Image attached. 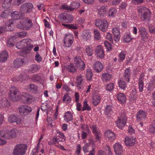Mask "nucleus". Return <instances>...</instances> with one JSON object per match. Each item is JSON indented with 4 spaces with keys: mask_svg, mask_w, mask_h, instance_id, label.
Wrapping results in <instances>:
<instances>
[{
    "mask_svg": "<svg viewBox=\"0 0 155 155\" xmlns=\"http://www.w3.org/2000/svg\"><path fill=\"white\" fill-rule=\"evenodd\" d=\"M33 25L31 20L25 18L21 19L19 23L17 25V26L18 28L22 29L23 30H28Z\"/></svg>",
    "mask_w": 155,
    "mask_h": 155,
    "instance_id": "1",
    "label": "nucleus"
},
{
    "mask_svg": "<svg viewBox=\"0 0 155 155\" xmlns=\"http://www.w3.org/2000/svg\"><path fill=\"white\" fill-rule=\"evenodd\" d=\"M10 97L13 101H17L22 97V95L18 89L15 87H12L10 89Z\"/></svg>",
    "mask_w": 155,
    "mask_h": 155,
    "instance_id": "2",
    "label": "nucleus"
},
{
    "mask_svg": "<svg viewBox=\"0 0 155 155\" xmlns=\"http://www.w3.org/2000/svg\"><path fill=\"white\" fill-rule=\"evenodd\" d=\"M27 148L24 144H18L15 147L12 153L13 155H24Z\"/></svg>",
    "mask_w": 155,
    "mask_h": 155,
    "instance_id": "3",
    "label": "nucleus"
},
{
    "mask_svg": "<svg viewBox=\"0 0 155 155\" xmlns=\"http://www.w3.org/2000/svg\"><path fill=\"white\" fill-rule=\"evenodd\" d=\"M141 13L140 19L142 21H148L150 19V13L149 10L145 7H141L139 10Z\"/></svg>",
    "mask_w": 155,
    "mask_h": 155,
    "instance_id": "4",
    "label": "nucleus"
},
{
    "mask_svg": "<svg viewBox=\"0 0 155 155\" xmlns=\"http://www.w3.org/2000/svg\"><path fill=\"white\" fill-rule=\"evenodd\" d=\"M95 24L96 26L103 32L106 31L108 25V22L105 19H97Z\"/></svg>",
    "mask_w": 155,
    "mask_h": 155,
    "instance_id": "5",
    "label": "nucleus"
},
{
    "mask_svg": "<svg viewBox=\"0 0 155 155\" xmlns=\"http://www.w3.org/2000/svg\"><path fill=\"white\" fill-rule=\"evenodd\" d=\"M33 5L31 3H25L20 7V10L22 13H28L31 12L33 8Z\"/></svg>",
    "mask_w": 155,
    "mask_h": 155,
    "instance_id": "6",
    "label": "nucleus"
},
{
    "mask_svg": "<svg viewBox=\"0 0 155 155\" xmlns=\"http://www.w3.org/2000/svg\"><path fill=\"white\" fill-rule=\"evenodd\" d=\"M117 120V127L120 129H122L126 123V118L124 114H122L120 117H118Z\"/></svg>",
    "mask_w": 155,
    "mask_h": 155,
    "instance_id": "7",
    "label": "nucleus"
},
{
    "mask_svg": "<svg viewBox=\"0 0 155 155\" xmlns=\"http://www.w3.org/2000/svg\"><path fill=\"white\" fill-rule=\"evenodd\" d=\"M73 36L71 34H66L64 38V46L67 47H69L73 43Z\"/></svg>",
    "mask_w": 155,
    "mask_h": 155,
    "instance_id": "8",
    "label": "nucleus"
},
{
    "mask_svg": "<svg viewBox=\"0 0 155 155\" xmlns=\"http://www.w3.org/2000/svg\"><path fill=\"white\" fill-rule=\"evenodd\" d=\"M147 113L143 110H140L137 113V120L138 121H144L147 117Z\"/></svg>",
    "mask_w": 155,
    "mask_h": 155,
    "instance_id": "9",
    "label": "nucleus"
},
{
    "mask_svg": "<svg viewBox=\"0 0 155 155\" xmlns=\"http://www.w3.org/2000/svg\"><path fill=\"white\" fill-rule=\"evenodd\" d=\"M74 61L75 64L79 69L82 70L84 68L85 64L79 56L76 57Z\"/></svg>",
    "mask_w": 155,
    "mask_h": 155,
    "instance_id": "10",
    "label": "nucleus"
},
{
    "mask_svg": "<svg viewBox=\"0 0 155 155\" xmlns=\"http://www.w3.org/2000/svg\"><path fill=\"white\" fill-rule=\"evenodd\" d=\"M24 63L25 59L24 58H17L14 60L12 66L14 68H19L22 66Z\"/></svg>",
    "mask_w": 155,
    "mask_h": 155,
    "instance_id": "11",
    "label": "nucleus"
},
{
    "mask_svg": "<svg viewBox=\"0 0 155 155\" xmlns=\"http://www.w3.org/2000/svg\"><path fill=\"white\" fill-rule=\"evenodd\" d=\"M8 120L11 123L16 122L18 124H20L21 122V118L15 115H10L8 117Z\"/></svg>",
    "mask_w": 155,
    "mask_h": 155,
    "instance_id": "12",
    "label": "nucleus"
},
{
    "mask_svg": "<svg viewBox=\"0 0 155 155\" xmlns=\"http://www.w3.org/2000/svg\"><path fill=\"white\" fill-rule=\"evenodd\" d=\"M138 29L139 31L140 32L141 39L143 41H145L147 39L148 37L146 29L142 26L138 28Z\"/></svg>",
    "mask_w": 155,
    "mask_h": 155,
    "instance_id": "13",
    "label": "nucleus"
},
{
    "mask_svg": "<svg viewBox=\"0 0 155 155\" xmlns=\"http://www.w3.org/2000/svg\"><path fill=\"white\" fill-rule=\"evenodd\" d=\"M105 136L106 138H107L111 142L115 138V135L111 130H107L104 133Z\"/></svg>",
    "mask_w": 155,
    "mask_h": 155,
    "instance_id": "14",
    "label": "nucleus"
},
{
    "mask_svg": "<svg viewBox=\"0 0 155 155\" xmlns=\"http://www.w3.org/2000/svg\"><path fill=\"white\" fill-rule=\"evenodd\" d=\"M136 139L132 136H127L125 138V143L127 146L134 145Z\"/></svg>",
    "mask_w": 155,
    "mask_h": 155,
    "instance_id": "15",
    "label": "nucleus"
},
{
    "mask_svg": "<svg viewBox=\"0 0 155 155\" xmlns=\"http://www.w3.org/2000/svg\"><path fill=\"white\" fill-rule=\"evenodd\" d=\"M95 54L99 58H102L104 57V51L102 47L100 45L98 46L96 49Z\"/></svg>",
    "mask_w": 155,
    "mask_h": 155,
    "instance_id": "16",
    "label": "nucleus"
},
{
    "mask_svg": "<svg viewBox=\"0 0 155 155\" xmlns=\"http://www.w3.org/2000/svg\"><path fill=\"white\" fill-rule=\"evenodd\" d=\"M19 110L20 113H29L31 111V108L26 105H21L19 107Z\"/></svg>",
    "mask_w": 155,
    "mask_h": 155,
    "instance_id": "17",
    "label": "nucleus"
},
{
    "mask_svg": "<svg viewBox=\"0 0 155 155\" xmlns=\"http://www.w3.org/2000/svg\"><path fill=\"white\" fill-rule=\"evenodd\" d=\"M94 69L97 72H101L103 69V66L100 61L96 62L93 65Z\"/></svg>",
    "mask_w": 155,
    "mask_h": 155,
    "instance_id": "18",
    "label": "nucleus"
},
{
    "mask_svg": "<svg viewBox=\"0 0 155 155\" xmlns=\"http://www.w3.org/2000/svg\"><path fill=\"white\" fill-rule=\"evenodd\" d=\"M8 57V52L6 51H4L0 54V62H4L6 61Z\"/></svg>",
    "mask_w": 155,
    "mask_h": 155,
    "instance_id": "19",
    "label": "nucleus"
},
{
    "mask_svg": "<svg viewBox=\"0 0 155 155\" xmlns=\"http://www.w3.org/2000/svg\"><path fill=\"white\" fill-rule=\"evenodd\" d=\"M81 36L84 41H87L90 39L91 35L89 31L86 30L83 31Z\"/></svg>",
    "mask_w": 155,
    "mask_h": 155,
    "instance_id": "20",
    "label": "nucleus"
},
{
    "mask_svg": "<svg viewBox=\"0 0 155 155\" xmlns=\"http://www.w3.org/2000/svg\"><path fill=\"white\" fill-rule=\"evenodd\" d=\"M112 78V76L108 73H104L102 75L101 79L104 82L108 81Z\"/></svg>",
    "mask_w": 155,
    "mask_h": 155,
    "instance_id": "21",
    "label": "nucleus"
},
{
    "mask_svg": "<svg viewBox=\"0 0 155 155\" xmlns=\"http://www.w3.org/2000/svg\"><path fill=\"white\" fill-rule=\"evenodd\" d=\"M117 98L118 99V102L121 104H124L126 102V96L123 93L118 94Z\"/></svg>",
    "mask_w": 155,
    "mask_h": 155,
    "instance_id": "22",
    "label": "nucleus"
},
{
    "mask_svg": "<svg viewBox=\"0 0 155 155\" xmlns=\"http://www.w3.org/2000/svg\"><path fill=\"white\" fill-rule=\"evenodd\" d=\"M28 42V40L27 39H23L19 42L18 43L16 44V47L19 49H21L23 48H24L25 46H26L25 44L27 45V43Z\"/></svg>",
    "mask_w": 155,
    "mask_h": 155,
    "instance_id": "23",
    "label": "nucleus"
},
{
    "mask_svg": "<svg viewBox=\"0 0 155 155\" xmlns=\"http://www.w3.org/2000/svg\"><path fill=\"white\" fill-rule=\"evenodd\" d=\"M16 38L15 36H12L9 38L7 42V45L8 47H12L14 46L15 43L14 40Z\"/></svg>",
    "mask_w": 155,
    "mask_h": 155,
    "instance_id": "24",
    "label": "nucleus"
},
{
    "mask_svg": "<svg viewBox=\"0 0 155 155\" xmlns=\"http://www.w3.org/2000/svg\"><path fill=\"white\" fill-rule=\"evenodd\" d=\"M106 12L105 7L102 6L98 10V15L100 17L103 16L106 14Z\"/></svg>",
    "mask_w": 155,
    "mask_h": 155,
    "instance_id": "25",
    "label": "nucleus"
},
{
    "mask_svg": "<svg viewBox=\"0 0 155 155\" xmlns=\"http://www.w3.org/2000/svg\"><path fill=\"white\" fill-rule=\"evenodd\" d=\"M85 51L88 56H92L93 54V50L92 47L89 46H86Z\"/></svg>",
    "mask_w": 155,
    "mask_h": 155,
    "instance_id": "26",
    "label": "nucleus"
},
{
    "mask_svg": "<svg viewBox=\"0 0 155 155\" xmlns=\"http://www.w3.org/2000/svg\"><path fill=\"white\" fill-rule=\"evenodd\" d=\"M131 74L129 68L126 69L124 73V80L125 81L128 82L129 81V79Z\"/></svg>",
    "mask_w": 155,
    "mask_h": 155,
    "instance_id": "27",
    "label": "nucleus"
},
{
    "mask_svg": "<svg viewBox=\"0 0 155 155\" xmlns=\"http://www.w3.org/2000/svg\"><path fill=\"white\" fill-rule=\"evenodd\" d=\"M40 68V66L36 64H32L31 66L29 72L34 73L37 71Z\"/></svg>",
    "mask_w": 155,
    "mask_h": 155,
    "instance_id": "28",
    "label": "nucleus"
},
{
    "mask_svg": "<svg viewBox=\"0 0 155 155\" xmlns=\"http://www.w3.org/2000/svg\"><path fill=\"white\" fill-rule=\"evenodd\" d=\"M28 89L30 91L33 93H35L37 92L38 87L36 85L33 84H30Z\"/></svg>",
    "mask_w": 155,
    "mask_h": 155,
    "instance_id": "29",
    "label": "nucleus"
},
{
    "mask_svg": "<svg viewBox=\"0 0 155 155\" xmlns=\"http://www.w3.org/2000/svg\"><path fill=\"white\" fill-rule=\"evenodd\" d=\"M12 0H4L2 4V6L4 9H7L11 6Z\"/></svg>",
    "mask_w": 155,
    "mask_h": 155,
    "instance_id": "30",
    "label": "nucleus"
},
{
    "mask_svg": "<svg viewBox=\"0 0 155 155\" xmlns=\"http://www.w3.org/2000/svg\"><path fill=\"white\" fill-rule=\"evenodd\" d=\"M64 120L67 122L71 121L72 119V116L70 112H67L64 116Z\"/></svg>",
    "mask_w": 155,
    "mask_h": 155,
    "instance_id": "31",
    "label": "nucleus"
},
{
    "mask_svg": "<svg viewBox=\"0 0 155 155\" xmlns=\"http://www.w3.org/2000/svg\"><path fill=\"white\" fill-rule=\"evenodd\" d=\"M21 14L19 12L17 11L13 12L11 13V17L14 20H18L20 18Z\"/></svg>",
    "mask_w": 155,
    "mask_h": 155,
    "instance_id": "32",
    "label": "nucleus"
},
{
    "mask_svg": "<svg viewBox=\"0 0 155 155\" xmlns=\"http://www.w3.org/2000/svg\"><path fill=\"white\" fill-rule=\"evenodd\" d=\"M0 105L3 107H8L9 103L6 98H3L0 101Z\"/></svg>",
    "mask_w": 155,
    "mask_h": 155,
    "instance_id": "33",
    "label": "nucleus"
},
{
    "mask_svg": "<svg viewBox=\"0 0 155 155\" xmlns=\"http://www.w3.org/2000/svg\"><path fill=\"white\" fill-rule=\"evenodd\" d=\"M100 99L101 98L99 96H94L93 97V104L95 106L97 105L99 103Z\"/></svg>",
    "mask_w": 155,
    "mask_h": 155,
    "instance_id": "34",
    "label": "nucleus"
},
{
    "mask_svg": "<svg viewBox=\"0 0 155 155\" xmlns=\"http://www.w3.org/2000/svg\"><path fill=\"white\" fill-rule=\"evenodd\" d=\"M23 97H25V99L26 100L27 104H29L31 103L32 100V97L28 93H26L25 95L23 96Z\"/></svg>",
    "mask_w": 155,
    "mask_h": 155,
    "instance_id": "35",
    "label": "nucleus"
},
{
    "mask_svg": "<svg viewBox=\"0 0 155 155\" xmlns=\"http://www.w3.org/2000/svg\"><path fill=\"white\" fill-rule=\"evenodd\" d=\"M32 80L34 82H40L41 81V76L37 74L33 75L31 78Z\"/></svg>",
    "mask_w": 155,
    "mask_h": 155,
    "instance_id": "36",
    "label": "nucleus"
},
{
    "mask_svg": "<svg viewBox=\"0 0 155 155\" xmlns=\"http://www.w3.org/2000/svg\"><path fill=\"white\" fill-rule=\"evenodd\" d=\"M67 70L68 71L72 73L75 72L76 71V67L72 64L68 66Z\"/></svg>",
    "mask_w": 155,
    "mask_h": 155,
    "instance_id": "37",
    "label": "nucleus"
},
{
    "mask_svg": "<svg viewBox=\"0 0 155 155\" xmlns=\"http://www.w3.org/2000/svg\"><path fill=\"white\" fill-rule=\"evenodd\" d=\"M27 34V32L25 31H22L21 32H17L15 35V37L16 36H18L21 38H24Z\"/></svg>",
    "mask_w": 155,
    "mask_h": 155,
    "instance_id": "38",
    "label": "nucleus"
},
{
    "mask_svg": "<svg viewBox=\"0 0 155 155\" xmlns=\"http://www.w3.org/2000/svg\"><path fill=\"white\" fill-rule=\"evenodd\" d=\"M130 96L132 100H135L137 98L136 95L137 94L136 91L135 89L134 88L130 90Z\"/></svg>",
    "mask_w": 155,
    "mask_h": 155,
    "instance_id": "39",
    "label": "nucleus"
},
{
    "mask_svg": "<svg viewBox=\"0 0 155 155\" xmlns=\"http://www.w3.org/2000/svg\"><path fill=\"white\" fill-rule=\"evenodd\" d=\"M94 38L95 39L99 40L100 39L101 35L100 31L97 29H94Z\"/></svg>",
    "mask_w": 155,
    "mask_h": 155,
    "instance_id": "40",
    "label": "nucleus"
},
{
    "mask_svg": "<svg viewBox=\"0 0 155 155\" xmlns=\"http://www.w3.org/2000/svg\"><path fill=\"white\" fill-rule=\"evenodd\" d=\"M125 56V52L121 51L119 55L118 61L119 62L122 61L124 59Z\"/></svg>",
    "mask_w": 155,
    "mask_h": 155,
    "instance_id": "41",
    "label": "nucleus"
},
{
    "mask_svg": "<svg viewBox=\"0 0 155 155\" xmlns=\"http://www.w3.org/2000/svg\"><path fill=\"white\" fill-rule=\"evenodd\" d=\"M121 145L117 143V155H120L122 154L123 151Z\"/></svg>",
    "mask_w": 155,
    "mask_h": 155,
    "instance_id": "42",
    "label": "nucleus"
},
{
    "mask_svg": "<svg viewBox=\"0 0 155 155\" xmlns=\"http://www.w3.org/2000/svg\"><path fill=\"white\" fill-rule=\"evenodd\" d=\"M87 101L85 100L84 101V104L82 108V110L84 111L85 110H91L90 107L87 104Z\"/></svg>",
    "mask_w": 155,
    "mask_h": 155,
    "instance_id": "43",
    "label": "nucleus"
},
{
    "mask_svg": "<svg viewBox=\"0 0 155 155\" xmlns=\"http://www.w3.org/2000/svg\"><path fill=\"white\" fill-rule=\"evenodd\" d=\"M118 85L119 87L122 89H124L126 87V84L124 81L120 80L118 82Z\"/></svg>",
    "mask_w": 155,
    "mask_h": 155,
    "instance_id": "44",
    "label": "nucleus"
},
{
    "mask_svg": "<svg viewBox=\"0 0 155 155\" xmlns=\"http://www.w3.org/2000/svg\"><path fill=\"white\" fill-rule=\"evenodd\" d=\"M105 114L108 115L109 114H111L113 113L111 107L110 106H107L105 109Z\"/></svg>",
    "mask_w": 155,
    "mask_h": 155,
    "instance_id": "45",
    "label": "nucleus"
},
{
    "mask_svg": "<svg viewBox=\"0 0 155 155\" xmlns=\"http://www.w3.org/2000/svg\"><path fill=\"white\" fill-rule=\"evenodd\" d=\"M16 132L17 130L15 129H12L9 131L11 139L14 138L16 137Z\"/></svg>",
    "mask_w": 155,
    "mask_h": 155,
    "instance_id": "46",
    "label": "nucleus"
},
{
    "mask_svg": "<svg viewBox=\"0 0 155 155\" xmlns=\"http://www.w3.org/2000/svg\"><path fill=\"white\" fill-rule=\"evenodd\" d=\"M104 45L107 51H110L111 50V46L109 41H105L104 42Z\"/></svg>",
    "mask_w": 155,
    "mask_h": 155,
    "instance_id": "47",
    "label": "nucleus"
},
{
    "mask_svg": "<svg viewBox=\"0 0 155 155\" xmlns=\"http://www.w3.org/2000/svg\"><path fill=\"white\" fill-rule=\"evenodd\" d=\"M90 128L91 129L93 133L95 134L99 132V129L98 128V127L95 125H92L90 127Z\"/></svg>",
    "mask_w": 155,
    "mask_h": 155,
    "instance_id": "48",
    "label": "nucleus"
},
{
    "mask_svg": "<svg viewBox=\"0 0 155 155\" xmlns=\"http://www.w3.org/2000/svg\"><path fill=\"white\" fill-rule=\"evenodd\" d=\"M132 39L130 35H129L127 34L124 36V41L126 43L129 42Z\"/></svg>",
    "mask_w": 155,
    "mask_h": 155,
    "instance_id": "49",
    "label": "nucleus"
},
{
    "mask_svg": "<svg viewBox=\"0 0 155 155\" xmlns=\"http://www.w3.org/2000/svg\"><path fill=\"white\" fill-rule=\"evenodd\" d=\"M92 72L90 69H87L86 77L88 80H90L92 78Z\"/></svg>",
    "mask_w": 155,
    "mask_h": 155,
    "instance_id": "50",
    "label": "nucleus"
},
{
    "mask_svg": "<svg viewBox=\"0 0 155 155\" xmlns=\"http://www.w3.org/2000/svg\"><path fill=\"white\" fill-rule=\"evenodd\" d=\"M63 101H66L67 104L69 103L71 101V97L68 95L66 94L64 96L63 100Z\"/></svg>",
    "mask_w": 155,
    "mask_h": 155,
    "instance_id": "51",
    "label": "nucleus"
},
{
    "mask_svg": "<svg viewBox=\"0 0 155 155\" xmlns=\"http://www.w3.org/2000/svg\"><path fill=\"white\" fill-rule=\"evenodd\" d=\"M114 85L113 83H110L107 84L106 85V89L109 91L113 90L114 88Z\"/></svg>",
    "mask_w": 155,
    "mask_h": 155,
    "instance_id": "52",
    "label": "nucleus"
},
{
    "mask_svg": "<svg viewBox=\"0 0 155 155\" xmlns=\"http://www.w3.org/2000/svg\"><path fill=\"white\" fill-rule=\"evenodd\" d=\"M154 123V124H152L149 126V131L153 134H155V121H153V124Z\"/></svg>",
    "mask_w": 155,
    "mask_h": 155,
    "instance_id": "53",
    "label": "nucleus"
},
{
    "mask_svg": "<svg viewBox=\"0 0 155 155\" xmlns=\"http://www.w3.org/2000/svg\"><path fill=\"white\" fill-rule=\"evenodd\" d=\"M116 10L115 8H112L110 10L109 12V16L113 17L116 15Z\"/></svg>",
    "mask_w": 155,
    "mask_h": 155,
    "instance_id": "54",
    "label": "nucleus"
},
{
    "mask_svg": "<svg viewBox=\"0 0 155 155\" xmlns=\"http://www.w3.org/2000/svg\"><path fill=\"white\" fill-rule=\"evenodd\" d=\"M35 59L36 61L38 62H40L42 61V58L38 52H37L36 53L35 56Z\"/></svg>",
    "mask_w": 155,
    "mask_h": 155,
    "instance_id": "55",
    "label": "nucleus"
},
{
    "mask_svg": "<svg viewBox=\"0 0 155 155\" xmlns=\"http://www.w3.org/2000/svg\"><path fill=\"white\" fill-rule=\"evenodd\" d=\"M62 8L64 9L69 10L71 11H73L74 9L76 8V7L72 8L70 6H68V5H62Z\"/></svg>",
    "mask_w": 155,
    "mask_h": 155,
    "instance_id": "56",
    "label": "nucleus"
},
{
    "mask_svg": "<svg viewBox=\"0 0 155 155\" xmlns=\"http://www.w3.org/2000/svg\"><path fill=\"white\" fill-rule=\"evenodd\" d=\"M26 0H14V4L16 5H18L23 2H25Z\"/></svg>",
    "mask_w": 155,
    "mask_h": 155,
    "instance_id": "57",
    "label": "nucleus"
},
{
    "mask_svg": "<svg viewBox=\"0 0 155 155\" xmlns=\"http://www.w3.org/2000/svg\"><path fill=\"white\" fill-rule=\"evenodd\" d=\"M82 81V78L81 76H79L77 77L76 81V86L78 87L79 85L81 84Z\"/></svg>",
    "mask_w": 155,
    "mask_h": 155,
    "instance_id": "58",
    "label": "nucleus"
},
{
    "mask_svg": "<svg viewBox=\"0 0 155 155\" xmlns=\"http://www.w3.org/2000/svg\"><path fill=\"white\" fill-rule=\"evenodd\" d=\"M154 84L152 83H149L148 84V86L147 88V90L149 91H153L154 88Z\"/></svg>",
    "mask_w": 155,
    "mask_h": 155,
    "instance_id": "59",
    "label": "nucleus"
},
{
    "mask_svg": "<svg viewBox=\"0 0 155 155\" xmlns=\"http://www.w3.org/2000/svg\"><path fill=\"white\" fill-rule=\"evenodd\" d=\"M94 134L96 140V141H99L100 139L101 138V135L100 133V132H99Z\"/></svg>",
    "mask_w": 155,
    "mask_h": 155,
    "instance_id": "60",
    "label": "nucleus"
},
{
    "mask_svg": "<svg viewBox=\"0 0 155 155\" xmlns=\"http://www.w3.org/2000/svg\"><path fill=\"white\" fill-rule=\"evenodd\" d=\"M58 17L62 21H66L67 19V17L63 14H61L58 16Z\"/></svg>",
    "mask_w": 155,
    "mask_h": 155,
    "instance_id": "61",
    "label": "nucleus"
},
{
    "mask_svg": "<svg viewBox=\"0 0 155 155\" xmlns=\"http://www.w3.org/2000/svg\"><path fill=\"white\" fill-rule=\"evenodd\" d=\"M8 14L7 12V11L5 10L2 12L1 16L2 18H7V17L8 16Z\"/></svg>",
    "mask_w": 155,
    "mask_h": 155,
    "instance_id": "62",
    "label": "nucleus"
},
{
    "mask_svg": "<svg viewBox=\"0 0 155 155\" xmlns=\"http://www.w3.org/2000/svg\"><path fill=\"white\" fill-rule=\"evenodd\" d=\"M149 28L151 33H155V27L151 25H149Z\"/></svg>",
    "mask_w": 155,
    "mask_h": 155,
    "instance_id": "63",
    "label": "nucleus"
},
{
    "mask_svg": "<svg viewBox=\"0 0 155 155\" xmlns=\"http://www.w3.org/2000/svg\"><path fill=\"white\" fill-rule=\"evenodd\" d=\"M128 132L130 134H133L135 133V130L130 125L128 127Z\"/></svg>",
    "mask_w": 155,
    "mask_h": 155,
    "instance_id": "64",
    "label": "nucleus"
}]
</instances>
